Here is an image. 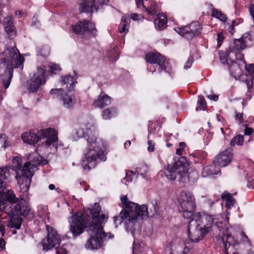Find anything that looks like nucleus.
<instances>
[{
  "mask_svg": "<svg viewBox=\"0 0 254 254\" xmlns=\"http://www.w3.org/2000/svg\"><path fill=\"white\" fill-rule=\"evenodd\" d=\"M72 138L76 140L84 137L86 140L85 147L82 149L81 165L85 170L94 168L98 159L105 161L106 160L107 142L102 138H98L95 131L87 129L85 132L83 129H74L71 133Z\"/></svg>",
  "mask_w": 254,
  "mask_h": 254,
  "instance_id": "nucleus-1",
  "label": "nucleus"
},
{
  "mask_svg": "<svg viewBox=\"0 0 254 254\" xmlns=\"http://www.w3.org/2000/svg\"><path fill=\"white\" fill-rule=\"evenodd\" d=\"M0 63V100L2 94L9 87L13 76L14 68L23 69L24 58L16 48L15 43L10 41L1 56Z\"/></svg>",
  "mask_w": 254,
  "mask_h": 254,
  "instance_id": "nucleus-2",
  "label": "nucleus"
},
{
  "mask_svg": "<svg viewBox=\"0 0 254 254\" xmlns=\"http://www.w3.org/2000/svg\"><path fill=\"white\" fill-rule=\"evenodd\" d=\"M166 177L170 181L185 183L188 181L195 182L199 177L197 171L192 168H187L186 159L180 157L171 164H168L165 171Z\"/></svg>",
  "mask_w": 254,
  "mask_h": 254,
  "instance_id": "nucleus-3",
  "label": "nucleus"
},
{
  "mask_svg": "<svg viewBox=\"0 0 254 254\" xmlns=\"http://www.w3.org/2000/svg\"><path fill=\"white\" fill-rule=\"evenodd\" d=\"M101 207L98 203H95L93 208L90 210L92 219L90 222V219L87 220L84 218V216L80 213H76L69 219L70 225V231L73 236H77L83 232V229L89 226L90 225H94L95 226H101V222L99 220V216Z\"/></svg>",
  "mask_w": 254,
  "mask_h": 254,
  "instance_id": "nucleus-4",
  "label": "nucleus"
},
{
  "mask_svg": "<svg viewBox=\"0 0 254 254\" xmlns=\"http://www.w3.org/2000/svg\"><path fill=\"white\" fill-rule=\"evenodd\" d=\"M10 171L9 167L0 168V219L1 214L10 204L18 201L13 190H9L4 191L5 184L10 175Z\"/></svg>",
  "mask_w": 254,
  "mask_h": 254,
  "instance_id": "nucleus-5",
  "label": "nucleus"
},
{
  "mask_svg": "<svg viewBox=\"0 0 254 254\" xmlns=\"http://www.w3.org/2000/svg\"><path fill=\"white\" fill-rule=\"evenodd\" d=\"M21 137L25 143L34 145L37 143L39 140L47 138L45 144L50 146L55 143L58 140V132L54 129L48 128L41 129L35 134L31 132H24Z\"/></svg>",
  "mask_w": 254,
  "mask_h": 254,
  "instance_id": "nucleus-6",
  "label": "nucleus"
},
{
  "mask_svg": "<svg viewBox=\"0 0 254 254\" xmlns=\"http://www.w3.org/2000/svg\"><path fill=\"white\" fill-rule=\"evenodd\" d=\"M121 199L122 204L127 210L129 222H132L136 219H143L149 217V211L146 205H138L137 203L129 201L127 196H124Z\"/></svg>",
  "mask_w": 254,
  "mask_h": 254,
  "instance_id": "nucleus-7",
  "label": "nucleus"
},
{
  "mask_svg": "<svg viewBox=\"0 0 254 254\" xmlns=\"http://www.w3.org/2000/svg\"><path fill=\"white\" fill-rule=\"evenodd\" d=\"M180 203L179 211L182 216L186 219H192L195 214L194 212L196 207L195 198L192 193L188 191H182Z\"/></svg>",
  "mask_w": 254,
  "mask_h": 254,
  "instance_id": "nucleus-8",
  "label": "nucleus"
},
{
  "mask_svg": "<svg viewBox=\"0 0 254 254\" xmlns=\"http://www.w3.org/2000/svg\"><path fill=\"white\" fill-rule=\"evenodd\" d=\"M88 233L90 237L86 242V248L91 250L98 249L101 248L104 239L107 236V234H105L103 230V227L90 225Z\"/></svg>",
  "mask_w": 254,
  "mask_h": 254,
  "instance_id": "nucleus-9",
  "label": "nucleus"
},
{
  "mask_svg": "<svg viewBox=\"0 0 254 254\" xmlns=\"http://www.w3.org/2000/svg\"><path fill=\"white\" fill-rule=\"evenodd\" d=\"M22 164V160L20 157L15 156L13 158L11 170L15 172V178L19 184L21 180L31 178L33 175L31 169L34 165L30 162H26L23 166Z\"/></svg>",
  "mask_w": 254,
  "mask_h": 254,
  "instance_id": "nucleus-10",
  "label": "nucleus"
},
{
  "mask_svg": "<svg viewBox=\"0 0 254 254\" xmlns=\"http://www.w3.org/2000/svg\"><path fill=\"white\" fill-rule=\"evenodd\" d=\"M188 236L192 242H198L202 240L208 232L210 231V227L205 228L200 227L199 223H196L194 220L190 219L188 223Z\"/></svg>",
  "mask_w": 254,
  "mask_h": 254,
  "instance_id": "nucleus-11",
  "label": "nucleus"
},
{
  "mask_svg": "<svg viewBox=\"0 0 254 254\" xmlns=\"http://www.w3.org/2000/svg\"><path fill=\"white\" fill-rule=\"evenodd\" d=\"M73 31L78 35L86 36H95L97 33V29L95 24L86 20L80 21L72 26Z\"/></svg>",
  "mask_w": 254,
  "mask_h": 254,
  "instance_id": "nucleus-12",
  "label": "nucleus"
},
{
  "mask_svg": "<svg viewBox=\"0 0 254 254\" xmlns=\"http://www.w3.org/2000/svg\"><path fill=\"white\" fill-rule=\"evenodd\" d=\"M47 231V237L41 242V245L43 246V250L48 251L53 248L59 245L61 242V238L57 233V232L53 227L46 225Z\"/></svg>",
  "mask_w": 254,
  "mask_h": 254,
  "instance_id": "nucleus-13",
  "label": "nucleus"
},
{
  "mask_svg": "<svg viewBox=\"0 0 254 254\" xmlns=\"http://www.w3.org/2000/svg\"><path fill=\"white\" fill-rule=\"evenodd\" d=\"M44 66L38 67L37 72L27 82V88L30 92H36L40 85L46 82Z\"/></svg>",
  "mask_w": 254,
  "mask_h": 254,
  "instance_id": "nucleus-14",
  "label": "nucleus"
},
{
  "mask_svg": "<svg viewBox=\"0 0 254 254\" xmlns=\"http://www.w3.org/2000/svg\"><path fill=\"white\" fill-rule=\"evenodd\" d=\"M180 35L188 39H191L194 36L199 35L201 31V26L197 21L191 23L189 25L178 28L176 30Z\"/></svg>",
  "mask_w": 254,
  "mask_h": 254,
  "instance_id": "nucleus-15",
  "label": "nucleus"
},
{
  "mask_svg": "<svg viewBox=\"0 0 254 254\" xmlns=\"http://www.w3.org/2000/svg\"><path fill=\"white\" fill-rule=\"evenodd\" d=\"M145 60L147 62L157 64L159 66V72L165 70L168 67L169 62L162 55L157 52H150L146 54Z\"/></svg>",
  "mask_w": 254,
  "mask_h": 254,
  "instance_id": "nucleus-16",
  "label": "nucleus"
},
{
  "mask_svg": "<svg viewBox=\"0 0 254 254\" xmlns=\"http://www.w3.org/2000/svg\"><path fill=\"white\" fill-rule=\"evenodd\" d=\"M13 203L10 204L9 206L3 211V212L10 215H22L26 216L28 215L31 212L29 206L23 205V202L19 201L18 203Z\"/></svg>",
  "mask_w": 254,
  "mask_h": 254,
  "instance_id": "nucleus-17",
  "label": "nucleus"
},
{
  "mask_svg": "<svg viewBox=\"0 0 254 254\" xmlns=\"http://www.w3.org/2000/svg\"><path fill=\"white\" fill-rule=\"evenodd\" d=\"M219 239L223 243L225 254H230L231 253V254H236L234 250V247L238 244V241L232 237L228 230L224 231L223 235Z\"/></svg>",
  "mask_w": 254,
  "mask_h": 254,
  "instance_id": "nucleus-18",
  "label": "nucleus"
},
{
  "mask_svg": "<svg viewBox=\"0 0 254 254\" xmlns=\"http://www.w3.org/2000/svg\"><path fill=\"white\" fill-rule=\"evenodd\" d=\"M109 0H84L80 4V9L82 12L92 13L97 10L100 6L107 4Z\"/></svg>",
  "mask_w": 254,
  "mask_h": 254,
  "instance_id": "nucleus-19",
  "label": "nucleus"
},
{
  "mask_svg": "<svg viewBox=\"0 0 254 254\" xmlns=\"http://www.w3.org/2000/svg\"><path fill=\"white\" fill-rule=\"evenodd\" d=\"M189 251V248L185 246L183 242L177 240L170 243L166 248L167 254H187Z\"/></svg>",
  "mask_w": 254,
  "mask_h": 254,
  "instance_id": "nucleus-20",
  "label": "nucleus"
},
{
  "mask_svg": "<svg viewBox=\"0 0 254 254\" xmlns=\"http://www.w3.org/2000/svg\"><path fill=\"white\" fill-rule=\"evenodd\" d=\"M232 149L228 148L217 155L213 161V163L220 167H226L232 161L233 154Z\"/></svg>",
  "mask_w": 254,
  "mask_h": 254,
  "instance_id": "nucleus-21",
  "label": "nucleus"
},
{
  "mask_svg": "<svg viewBox=\"0 0 254 254\" xmlns=\"http://www.w3.org/2000/svg\"><path fill=\"white\" fill-rule=\"evenodd\" d=\"M63 90L61 88L59 89H52L50 93L54 95H60V99L63 102V106L66 108H72L75 103V100L73 99L71 95H69L66 93L61 94Z\"/></svg>",
  "mask_w": 254,
  "mask_h": 254,
  "instance_id": "nucleus-22",
  "label": "nucleus"
},
{
  "mask_svg": "<svg viewBox=\"0 0 254 254\" xmlns=\"http://www.w3.org/2000/svg\"><path fill=\"white\" fill-rule=\"evenodd\" d=\"M192 220L196 222V223H199L200 225L205 221V224L203 228L206 226L210 227V230L212 224L214 223V218L213 216L207 214L205 212H196L192 218Z\"/></svg>",
  "mask_w": 254,
  "mask_h": 254,
  "instance_id": "nucleus-23",
  "label": "nucleus"
},
{
  "mask_svg": "<svg viewBox=\"0 0 254 254\" xmlns=\"http://www.w3.org/2000/svg\"><path fill=\"white\" fill-rule=\"evenodd\" d=\"M235 50H243L246 47H251L253 45V38L250 35L244 36L240 39L234 41Z\"/></svg>",
  "mask_w": 254,
  "mask_h": 254,
  "instance_id": "nucleus-24",
  "label": "nucleus"
},
{
  "mask_svg": "<svg viewBox=\"0 0 254 254\" xmlns=\"http://www.w3.org/2000/svg\"><path fill=\"white\" fill-rule=\"evenodd\" d=\"M111 103L112 98L107 94H105L104 92H101L98 98L95 100L94 104L97 107L103 108L106 106L110 105Z\"/></svg>",
  "mask_w": 254,
  "mask_h": 254,
  "instance_id": "nucleus-25",
  "label": "nucleus"
},
{
  "mask_svg": "<svg viewBox=\"0 0 254 254\" xmlns=\"http://www.w3.org/2000/svg\"><path fill=\"white\" fill-rule=\"evenodd\" d=\"M31 180V178L21 180L22 183L20 184V191L23 192V193L20 196V198L23 203H26L28 199V191L30 187Z\"/></svg>",
  "mask_w": 254,
  "mask_h": 254,
  "instance_id": "nucleus-26",
  "label": "nucleus"
},
{
  "mask_svg": "<svg viewBox=\"0 0 254 254\" xmlns=\"http://www.w3.org/2000/svg\"><path fill=\"white\" fill-rule=\"evenodd\" d=\"M235 48L234 47H229L225 51H220V60L222 64H228L229 62L232 64L234 63V61L230 59V55L231 53H235Z\"/></svg>",
  "mask_w": 254,
  "mask_h": 254,
  "instance_id": "nucleus-27",
  "label": "nucleus"
},
{
  "mask_svg": "<svg viewBox=\"0 0 254 254\" xmlns=\"http://www.w3.org/2000/svg\"><path fill=\"white\" fill-rule=\"evenodd\" d=\"M246 69L248 72V79L246 80L245 82L247 84L248 90L251 91V89L253 87V80L254 78V64H250L246 65Z\"/></svg>",
  "mask_w": 254,
  "mask_h": 254,
  "instance_id": "nucleus-28",
  "label": "nucleus"
},
{
  "mask_svg": "<svg viewBox=\"0 0 254 254\" xmlns=\"http://www.w3.org/2000/svg\"><path fill=\"white\" fill-rule=\"evenodd\" d=\"M77 76L75 74L73 76L66 75L62 77L61 83L62 84H67L68 91L73 89L74 86L76 83Z\"/></svg>",
  "mask_w": 254,
  "mask_h": 254,
  "instance_id": "nucleus-29",
  "label": "nucleus"
},
{
  "mask_svg": "<svg viewBox=\"0 0 254 254\" xmlns=\"http://www.w3.org/2000/svg\"><path fill=\"white\" fill-rule=\"evenodd\" d=\"M215 164L210 165L203 167L202 171V176L203 177H207L212 175H217L220 172L218 168H216L214 166Z\"/></svg>",
  "mask_w": 254,
  "mask_h": 254,
  "instance_id": "nucleus-30",
  "label": "nucleus"
},
{
  "mask_svg": "<svg viewBox=\"0 0 254 254\" xmlns=\"http://www.w3.org/2000/svg\"><path fill=\"white\" fill-rule=\"evenodd\" d=\"M9 217L10 220L8 224V226L10 228L19 229L23 222L22 219L19 216L16 215H10Z\"/></svg>",
  "mask_w": 254,
  "mask_h": 254,
  "instance_id": "nucleus-31",
  "label": "nucleus"
},
{
  "mask_svg": "<svg viewBox=\"0 0 254 254\" xmlns=\"http://www.w3.org/2000/svg\"><path fill=\"white\" fill-rule=\"evenodd\" d=\"M166 16L163 14H158V17L154 20L156 28L159 30H162L166 27Z\"/></svg>",
  "mask_w": 254,
  "mask_h": 254,
  "instance_id": "nucleus-32",
  "label": "nucleus"
},
{
  "mask_svg": "<svg viewBox=\"0 0 254 254\" xmlns=\"http://www.w3.org/2000/svg\"><path fill=\"white\" fill-rule=\"evenodd\" d=\"M118 110L116 107H111L102 111V117L104 120H109L117 116Z\"/></svg>",
  "mask_w": 254,
  "mask_h": 254,
  "instance_id": "nucleus-33",
  "label": "nucleus"
},
{
  "mask_svg": "<svg viewBox=\"0 0 254 254\" xmlns=\"http://www.w3.org/2000/svg\"><path fill=\"white\" fill-rule=\"evenodd\" d=\"M144 243L134 241L132 246V254H140L144 250Z\"/></svg>",
  "mask_w": 254,
  "mask_h": 254,
  "instance_id": "nucleus-34",
  "label": "nucleus"
},
{
  "mask_svg": "<svg viewBox=\"0 0 254 254\" xmlns=\"http://www.w3.org/2000/svg\"><path fill=\"white\" fill-rule=\"evenodd\" d=\"M124 210H122L118 216L114 217V222L117 224V223L120 224L122 222L123 220L127 219L128 220V216L127 210L125 208V205H124Z\"/></svg>",
  "mask_w": 254,
  "mask_h": 254,
  "instance_id": "nucleus-35",
  "label": "nucleus"
},
{
  "mask_svg": "<svg viewBox=\"0 0 254 254\" xmlns=\"http://www.w3.org/2000/svg\"><path fill=\"white\" fill-rule=\"evenodd\" d=\"M140 172L139 168H137L135 172L131 170L126 171V176L124 178V180H126V182L130 183L132 181L133 178L134 176L137 177L139 175H143V174Z\"/></svg>",
  "mask_w": 254,
  "mask_h": 254,
  "instance_id": "nucleus-36",
  "label": "nucleus"
},
{
  "mask_svg": "<svg viewBox=\"0 0 254 254\" xmlns=\"http://www.w3.org/2000/svg\"><path fill=\"white\" fill-rule=\"evenodd\" d=\"M154 2L152 0H136V5L137 8H140L141 6L147 11L148 8L151 6Z\"/></svg>",
  "mask_w": 254,
  "mask_h": 254,
  "instance_id": "nucleus-37",
  "label": "nucleus"
},
{
  "mask_svg": "<svg viewBox=\"0 0 254 254\" xmlns=\"http://www.w3.org/2000/svg\"><path fill=\"white\" fill-rule=\"evenodd\" d=\"M221 198L226 200V206L228 208L233 206L235 202V200L232 197L231 194L227 192H223L221 195Z\"/></svg>",
  "mask_w": 254,
  "mask_h": 254,
  "instance_id": "nucleus-38",
  "label": "nucleus"
},
{
  "mask_svg": "<svg viewBox=\"0 0 254 254\" xmlns=\"http://www.w3.org/2000/svg\"><path fill=\"white\" fill-rule=\"evenodd\" d=\"M211 16L218 18L222 21H226L227 19V17L224 14L222 13L221 11L216 9H212Z\"/></svg>",
  "mask_w": 254,
  "mask_h": 254,
  "instance_id": "nucleus-39",
  "label": "nucleus"
},
{
  "mask_svg": "<svg viewBox=\"0 0 254 254\" xmlns=\"http://www.w3.org/2000/svg\"><path fill=\"white\" fill-rule=\"evenodd\" d=\"M244 142V136L241 134H239L233 138L230 141V145L234 146L235 144L238 145H242Z\"/></svg>",
  "mask_w": 254,
  "mask_h": 254,
  "instance_id": "nucleus-40",
  "label": "nucleus"
},
{
  "mask_svg": "<svg viewBox=\"0 0 254 254\" xmlns=\"http://www.w3.org/2000/svg\"><path fill=\"white\" fill-rule=\"evenodd\" d=\"M198 104L199 106L196 107L195 110H205L207 107V105L204 98L203 96L200 95L198 96Z\"/></svg>",
  "mask_w": 254,
  "mask_h": 254,
  "instance_id": "nucleus-41",
  "label": "nucleus"
},
{
  "mask_svg": "<svg viewBox=\"0 0 254 254\" xmlns=\"http://www.w3.org/2000/svg\"><path fill=\"white\" fill-rule=\"evenodd\" d=\"M152 207L150 208L149 217H153L159 214V207L156 202L151 204Z\"/></svg>",
  "mask_w": 254,
  "mask_h": 254,
  "instance_id": "nucleus-42",
  "label": "nucleus"
},
{
  "mask_svg": "<svg viewBox=\"0 0 254 254\" xmlns=\"http://www.w3.org/2000/svg\"><path fill=\"white\" fill-rule=\"evenodd\" d=\"M0 144L1 147L4 148L10 146V141L8 140L7 137L5 135H0Z\"/></svg>",
  "mask_w": 254,
  "mask_h": 254,
  "instance_id": "nucleus-43",
  "label": "nucleus"
},
{
  "mask_svg": "<svg viewBox=\"0 0 254 254\" xmlns=\"http://www.w3.org/2000/svg\"><path fill=\"white\" fill-rule=\"evenodd\" d=\"M38 215L41 218L46 217L47 212V207L46 206H39L38 209Z\"/></svg>",
  "mask_w": 254,
  "mask_h": 254,
  "instance_id": "nucleus-44",
  "label": "nucleus"
},
{
  "mask_svg": "<svg viewBox=\"0 0 254 254\" xmlns=\"http://www.w3.org/2000/svg\"><path fill=\"white\" fill-rule=\"evenodd\" d=\"M5 30L6 32H7L10 37H12L15 35V32L14 31V27L13 25V24L9 25H6L5 27Z\"/></svg>",
  "mask_w": 254,
  "mask_h": 254,
  "instance_id": "nucleus-45",
  "label": "nucleus"
},
{
  "mask_svg": "<svg viewBox=\"0 0 254 254\" xmlns=\"http://www.w3.org/2000/svg\"><path fill=\"white\" fill-rule=\"evenodd\" d=\"M49 66L51 72L54 74H56L57 72L61 70L60 66L55 64H49Z\"/></svg>",
  "mask_w": 254,
  "mask_h": 254,
  "instance_id": "nucleus-46",
  "label": "nucleus"
},
{
  "mask_svg": "<svg viewBox=\"0 0 254 254\" xmlns=\"http://www.w3.org/2000/svg\"><path fill=\"white\" fill-rule=\"evenodd\" d=\"M158 7L156 5V3L155 1H154L152 3V4H151V6H150V7L148 8V9L147 10V12L150 14H155L156 13L157 11Z\"/></svg>",
  "mask_w": 254,
  "mask_h": 254,
  "instance_id": "nucleus-47",
  "label": "nucleus"
},
{
  "mask_svg": "<svg viewBox=\"0 0 254 254\" xmlns=\"http://www.w3.org/2000/svg\"><path fill=\"white\" fill-rule=\"evenodd\" d=\"M86 119L87 118L86 117L80 116L78 117L77 121L79 124L86 127L88 124Z\"/></svg>",
  "mask_w": 254,
  "mask_h": 254,
  "instance_id": "nucleus-48",
  "label": "nucleus"
},
{
  "mask_svg": "<svg viewBox=\"0 0 254 254\" xmlns=\"http://www.w3.org/2000/svg\"><path fill=\"white\" fill-rule=\"evenodd\" d=\"M66 245H63L62 247L56 249L57 254H67Z\"/></svg>",
  "mask_w": 254,
  "mask_h": 254,
  "instance_id": "nucleus-49",
  "label": "nucleus"
},
{
  "mask_svg": "<svg viewBox=\"0 0 254 254\" xmlns=\"http://www.w3.org/2000/svg\"><path fill=\"white\" fill-rule=\"evenodd\" d=\"M193 62V60L192 57L190 56L189 57L188 61H187L186 64L184 66V68H189L191 67L192 63Z\"/></svg>",
  "mask_w": 254,
  "mask_h": 254,
  "instance_id": "nucleus-50",
  "label": "nucleus"
},
{
  "mask_svg": "<svg viewBox=\"0 0 254 254\" xmlns=\"http://www.w3.org/2000/svg\"><path fill=\"white\" fill-rule=\"evenodd\" d=\"M243 114H242V113H238V112H236V113H235L236 120L238 121L239 122L240 124L242 123L244 121V119H243Z\"/></svg>",
  "mask_w": 254,
  "mask_h": 254,
  "instance_id": "nucleus-51",
  "label": "nucleus"
},
{
  "mask_svg": "<svg viewBox=\"0 0 254 254\" xmlns=\"http://www.w3.org/2000/svg\"><path fill=\"white\" fill-rule=\"evenodd\" d=\"M130 18L133 20H138L143 18V16L141 14H139L136 13L131 14Z\"/></svg>",
  "mask_w": 254,
  "mask_h": 254,
  "instance_id": "nucleus-52",
  "label": "nucleus"
},
{
  "mask_svg": "<svg viewBox=\"0 0 254 254\" xmlns=\"http://www.w3.org/2000/svg\"><path fill=\"white\" fill-rule=\"evenodd\" d=\"M224 39V36L222 33H218L217 34V40L218 42V47H219L221 45V43L223 42Z\"/></svg>",
  "mask_w": 254,
  "mask_h": 254,
  "instance_id": "nucleus-53",
  "label": "nucleus"
},
{
  "mask_svg": "<svg viewBox=\"0 0 254 254\" xmlns=\"http://www.w3.org/2000/svg\"><path fill=\"white\" fill-rule=\"evenodd\" d=\"M148 151L149 152H153L154 149V146L155 145V143L153 142L152 140H149L148 141Z\"/></svg>",
  "mask_w": 254,
  "mask_h": 254,
  "instance_id": "nucleus-54",
  "label": "nucleus"
},
{
  "mask_svg": "<svg viewBox=\"0 0 254 254\" xmlns=\"http://www.w3.org/2000/svg\"><path fill=\"white\" fill-rule=\"evenodd\" d=\"M12 17L11 16H7L4 18V24L6 25H9L10 23L11 24H13L12 22Z\"/></svg>",
  "mask_w": 254,
  "mask_h": 254,
  "instance_id": "nucleus-55",
  "label": "nucleus"
},
{
  "mask_svg": "<svg viewBox=\"0 0 254 254\" xmlns=\"http://www.w3.org/2000/svg\"><path fill=\"white\" fill-rule=\"evenodd\" d=\"M245 126L246 128L244 130L245 134L247 135H251L254 132L253 129L251 127H248L246 125Z\"/></svg>",
  "mask_w": 254,
  "mask_h": 254,
  "instance_id": "nucleus-56",
  "label": "nucleus"
},
{
  "mask_svg": "<svg viewBox=\"0 0 254 254\" xmlns=\"http://www.w3.org/2000/svg\"><path fill=\"white\" fill-rule=\"evenodd\" d=\"M32 26H35L37 27H39L40 25V22L37 17H34L32 19V21L31 23Z\"/></svg>",
  "mask_w": 254,
  "mask_h": 254,
  "instance_id": "nucleus-57",
  "label": "nucleus"
},
{
  "mask_svg": "<svg viewBox=\"0 0 254 254\" xmlns=\"http://www.w3.org/2000/svg\"><path fill=\"white\" fill-rule=\"evenodd\" d=\"M233 23V22L231 24H228V27L227 28V30L231 34H233L235 31Z\"/></svg>",
  "mask_w": 254,
  "mask_h": 254,
  "instance_id": "nucleus-58",
  "label": "nucleus"
},
{
  "mask_svg": "<svg viewBox=\"0 0 254 254\" xmlns=\"http://www.w3.org/2000/svg\"><path fill=\"white\" fill-rule=\"evenodd\" d=\"M120 26H122V28H120L119 30L120 33H126L127 31V30L126 29V26H127V24H120Z\"/></svg>",
  "mask_w": 254,
  "mask_h": 254,
  "instance_id": "nucleus-59",
  "label": "nucleus"
},
{
  "mask_svg": "<svg viewBox=\"0 0 254 254\" xmlns=\"http://www.w3.org/2000/svg\"><path fill=\"white\" fill-rule=\"evenodd\" d=\"M129 21H130V19L127 18L126 16H123L122 18V22L120 24H127V25L128 24Z\"/></svg>",
  "mask_w": 254,
  "mask_h": 254,
  "instance_id": "nucleus-60",
  "label": "nucleus"
},
{
  "mask_svg": "<svg viewBox=\"0 0 254 254\" xmlns=\"http://www.w3.org/2000/svg\"><path fill=\"white\" fill-rule=\"evenodd\" d=\"M207 97L208 98H209V99L214 101H216L218 99V96L215 95H207Z\"/></svg>",
  "mask_w": 254,
  "mask_h": 254,
  "instance_id": "nucleus-61",
  "label": "nucleus"
},
{
  "mask_svg": "<svg viewBox=\"0 0 254 254\" xmlns=\"http://www.w3.org/2000/svg\"><path fill=\"white\" fill-rule=\"evenodd\" d=\"M99 220L101 222V226H102V224L103 223L104 220L105 218L107 219L108 217H106V215L105 214H101V215H99Z\"/></svg>",
  "mask_w": 254,
  "mask_h": 254,
  "instance_id": "nucleus-62",
  "label": "nucleus"
},
{
  "mask_svg": "<svg viewBox=\"0 0 254 254\" xmlns=\"http://www.w3.org/2000/svg\"><path fill=\"white\" fill-rule=\"evenodd\" d=\"M5 245V241L3 239L0 240V251H1Z\"/></svg>",
  "mask_w": 254,
  "mask_h": 254,
  "instance_id": "nucleus-63",
  "label": "nucleus"
},
{
  "mask_svg": "<svg viewBox=\"0 0 254 254\" xmlns=\"http://www.w3.org/2000/svg\"><path fill=\"white\" fill-rule=\"evenodd\" d=\"M176 153L178 155H182V149L181 148H178L176 149Z\"/></svg>",
  "mask_w": 254,
  "mask_h": 254,
  "instance_id": "nucleus-64",
  "label": "nucleus"
}]
</instances>
